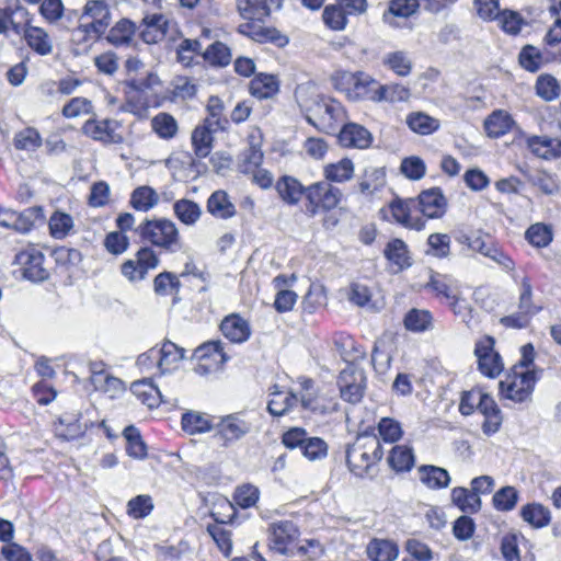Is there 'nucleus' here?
I'll return each mask as SVG.
<instances>
[{
    "instance_id": "obj_1",
    "label": "nucleus",
    "mask_w": 561,
    "mask_h": 561,
    "mask_svg": "<svg viewBox=\"0 0 561 561\" xmlns=\"http://www.w3.org/2000/svg\"><path fill=\"white\" fill-rule=\"evenodd\" d=\"M382 458L380 442L376 435L362 434L346 449V462L351 472L364 477Z\"/></svg>"
},
{
    "instance_id": "obj_2",
    "label": "nucleus",
    "mask_w": 561,
    "mask_h": 561,
    "mask_svg": "<svg viewBox=\"0 0 561 561\" xmlns=\"http://www.w3.org/2000/svg\"><path fill=\"white\" fill-rule=\"evenodd\" d=\"M136 232L142 239L154 247L174 253L182 249V242L176 225L167 218L145 219Z\"/></svg>"
},
{
    "instance_id": "obj_3",
    "label": "nucleus",
    "mask_w": 561,
    "mask_h": 561,
    "mask_svg": "<svg viewBox=\"0 0 561 561\" xmlns=\"http://www.w3.org/2000/svg\"><path fill=\"white\" fill-rule=\"evenodd\" d=\"M111 10L105 0H89L80 15L78 31L88 36L100 37L111 24Z\"/></svg>"
},
{
    "instance_id": "obj_4",
    "label": "nucleus",
    "mask_w": 561,
    "mask_h": 561,
    "mask_svg": "<svg viewBox=\"0 0 561 561\" xmlns=\"http://www.w3.org/2000/svg\"><path fill=\"white\" fill-rule=\"evenodd\" d=\"M342 197V191L332 185L330 181L313 183L307 186V213L313 217L320 210L334 209L341 203Z\"/></svg>"
},
{
    "instance_id": "obj_5",
    "label": "nucleus",
    "mask_w": 561,
    "mask_h": 561,
    "mask_svg": "<svg viewBox=\"0 0 561 561\" xmlns=\"http://www.w3.org/2000/svg\"><path fill=\"white\" fill-rule=\"evenodd\" d=\"M341 84L344 85L342 89L346 91L351 100H367L377 103L381 83L371 76L362 71L344 72L341 76Z\"/></svg>"
},
{
    "instance_id": "obj_6",
    "label": "nucleus",
    "mask_w": 561,
    "mask_h": 561,
    "mask_svg": "<svg viewBox=\"0 0 561 561\" xmlns=\"http://www.w3.org/2000/svg\"><path fill=\"white\" fill-rule=\"evenodd\" d=\"M299 529L291 520H279L270 526L271 549L280 554H295Z\"/></svg>"
},
{
    "instance_id": "obj_7",
    "label": "nucleus",
    "mask_w": 561,
    "mask_h": 561,
    "mask_svg": "<svg viewBox=\"0 0 561 561\" xmlns=\"http://www.w3.org/2000/svg\"><path fill=\"white\" fill-rule=\"evenodd\" d=\"M41 207H28L21 213L0 207V226L19 233H27L36 221L43 220Z\"/></svg>"
},
{
    "instance_id": "obj_8",
    "label": "nucleus",
    "mask_w": 561,
    "mask_h": 561,
    "mask_svg": "<svg viewBox=\"0 0 561 561\" xmlns=\"http://www.w3.org/2000/svg\"><path fill=\"white\" fill-rule=\"evenodd\" d=\"M216 428L217 435L224 442L222 445L229 447L247 436L252 430V424L243 417V413L237 412L220 416Z\"/></svg>"
},
{
    "instance_id": "obj_9",
    "label": "nucleus",
    "mask_w": 561,
    "mask_h": 561,
    "mask_svg": "<svg viewBox=\"0 0 561 561\" xmlns=\"http://www.w3.org/2000/svg\"><path fill=\"white\" fill-rule=\"evenodd\" d=\"M474 354L478 358L479 370L482 375L494 378L503 370V362L494 351V339L485 336L476 343Z\"/></svg>"
},
{
    "instance_id": "obj_10",
    "label": "nucleus",
    "mask_w": 561,
    "mask_h": 561,
    "mask_svg": "<svg viewBox=\"0 0 561 561\" xmlns=\"http://www.w3.org/2000/svg\"><path fill=\"white\" fill-rule=\"evenodd\" d=\"M218 506L225 511V514L220 512H213L211 517L217 523L216 525H209L207 530L211 538L216 541L219 549L228 556L232 549L231 534L224 529L218 524H227L232 520L234 515L233 504L228 500H222Z\"/></svg>"
},
{
    "instance_id": "obj_11",
    "label": "nucleus",
    "mask_w": 561,
    "mask_h": 561,
    "mask_svg": "<svg viewBox=\"0 0 561 561\" xmlns=\"http://www.w3.org/2000/svg\"><path fill=\"white\" fill-rule=\"evenodd\" d=\"M522 358L511 368L513 380L510 382L500 381L497 386H516V380L519 379L522 385L530 386L539 380V371L533 367L535 350L531 344H526L522 347Z\"/></svg>"
},
{
    "instance_id": "obj_12",
    "label": "nucleus",
    "mask_w": 561,
    "mask_h": 561,
    "mask_svg": "<svg viewBox=\"0 0 561 561\" xmlns=\"http://www.w3.org/2000/svg\"><path fill=\"white\" fill-rule=\"evenodd\" d=\"M26 15L30 12L19 0H0V34L7 35L11 30L15 35H21L24 24L22 20Z\"/></svg>"
},
{
    "instance_id": "obj_13",
    "label": "nucleus",
    "mask_w": 561,
    "mask_h": 561,
    "mask_svg": "<svg viewBox=\"0 0 561 561\" xmlns=\"http://www.w3.org/2000/svg\"><path fill=\"white\" fill-rule=\"evenodd\" d=\"M425 288L450 300L449 306L454 313H459L457 305L461 304L459 285L450 275L432 273Z\"/></svg>"
},
{
    "instance_id": "obj_14",
    "label": "nucleus",
    "mask_w": 561,
    "mask_h": 561,
    "mask_svg": "<svg viewBox=\"0 0 561 561\" xmlns=\"http://www.w3.org/2000/svg\"><path fill=\"white\" fill-rule=\"evenodd\" d=\"M44 254L36 249H28L16 254L15 261L22 267L23 276L34 283L48 278L49 273L44 267Z\"/></svg>"
},
{
    "instance_id": "obj_15",
    "label": "nucleus",
    "mask_w": 561,
    "mask_h": 561,
    "mask_svg": "<svg viewBox=\"0 0 561 561\" xmlns=\"http://www.w3.org/2000/svg\"><path fill=\"white\" fill-rule=\"evenodd\" d=\"M118 123L114 119H89L84 123L83 133L103 144H121L123 136L116 133Z\"/></svg>"
},
{
    "instance_id": "obj_16",
    "label": "nucleus",
    "mask_w": 561,
    "mask_h": 561,
    "mask_svg": "<svg viewBox=\"0 0 561 561\" xmlns=\"http://www.w3.org/2000/svg\"><path fill=\"white\" fill-rule=\"evenodd\" d=\"M243 19L263 21L283 7L284 0H236Z\"/></svg>"
},
{
    "instance_id": "obj_17",
    "label": "nucleus",
    "mask_w": 561,
    "mask_h": 561,
    "mask_svg": "<svg viewBox=\"0 0 561 561\" xmlns=\"http://www.w3.org/2000/svg\"><path fill=\"white\" fill-rule=\"evenodd\" d=\"M22 21L24 22L22 34L28 47L39 56L50 55L53 53V42L48 33L42 27L30 25V15L24 16Z\"/></svg>"
},
{
    "instance_id": "obj_18",
    "label": "nucleus",
    "mask_w": 561,
    "mask_h": 561,
    "mask_svg": "<svg viewBox=\"0 0 561 561\" xmlns=\"http://www.w3.org/2000/svg\"><path fill=\"white\" fill-rule=\"evenodd\" d=\"M416 202V208L427 218L442 217L446 211V199L438 187L422 192Z\"/></svg>"
},
{
    "instance_id": "obj_19",
    "label": "nucleus",
    "mask_w": 561,
    "mask_h": 561,
    "mask_svg": "<svg viewBox=\"0 0 561 561\" xmlns=\"http://www.w3.org/2000/svg\"><path fill=\"white\" fill-rule=\"evenodd\" d=\"M157 369L160 375L174 371L181 360L185 358V350L175 343L165 340L158 348Z\"/></svg>"
},
{
    "instance_id": "obj_20",
    "label": "nucleus",
    "mask_w": 561,
    "mask_h": 561,
    "mask_svg": "<svg viewBox=\"0 0 561 561\" xmlns=\"http://www.w3.org/2000/svg\"><path fill=\"white\" fill-rule=\"evenodd\" d=\"M371 134L362 125L348 123L339 134V142L346 148H368L371 144Z\"/></svg>"
},
{
    "instance_id": "obj_21",
    "label": "nucleus",
    "mask_w": 561,
    "mask_h": 561,
    "mask_svg": "<svg viewBox=\"0 0 561 561\" xmlns=\"http://www.w3.org/2000/svg\"><path fill=\"white\" fill-rule=\"evenodd\" d=\"M478 410L484 416V421L482 423L483 433L485 435H492L496 433L502 424V415L495 401L488 394L481 392Z\"/></svg>"
},
{
    "instance_id": "obj_22",
    "label": "nucleus",
    "mask_w": 561,
    "mask_h": 561,
    "mask_svg": "<svg viewBox=\"0 0 561 561\" xmlns=\"http://www.w3.org/2000/svg\"><path fill=\"white\" fill-rule=\"evenodd\" d=\"M316 116L332 125L333 123L342 122L344 112L341 103L321 95H317L313 105L308 107Z\"/></svg>"
},
{
    "instance_id": "obj_23",
    "label": "nucleus",
    "mask_w": 561,
    "mask_h": 561,
    "mask_svg": "<svg viewBox=\"0 0 561 561\" xmlns=\"http://www.w3.org/2000/svg\"><path fill=\"white\" fill-rule=\"evenodd\" d=\"M142 23L145 28L141 31L140 37L146 44H157L164 38L169 21L163 14L146 15Z\"/></svg>"
},
{
    "instance_id": "obj_24",
    "label": "nucleus",
    "mask_w": 561,
    "mask_h": 561,
    "mask_svg": "<svg viewBox=\"0 0 561 561\" xmlns=\"http://www.w3.org/2000/svg\"><path fill=\"white\" fill-rule=\"evenodd\" d=\"M182 430L188 435L204 434L215 428L214 417L198 411H187L181 419Z\"/></svg>"
},
{
    "instance_id": "obj_25",
    "label": "nucleus",
    "mask_w": 561,
    "mask_h": 561,
    "mask_svg": "<svg viewBox=\"0 0 561 561\" xmlns=\"http://www.w3.org/2000/svg\"><path fill=\"white\" fill-rule=\"evenodd\" d=\"M88 428L80 422L78 414H64L54 423V430L58 437L69 440L82 436Z\"/></svg>"
},
{
    "instance_id": "obj_26",
    "label": "nucleus",
    "mask_w": 561,
    "mask_h": 561,
    "mask_svg": "<svg viewBox=\"0 0 561 561\" xmlns=\"http://www.w3.org/2000/svg\"><path fill=\"white\" fill-rule=\"evenodd\" d=\"M366 553L370 561H394L399 547L390 539L374 538L368 542Z\"/></svg>"
},
{
    "instance_id": "obj_27",
    "label": "nucleus",
    "mask_w": 561,
    "mask_h": 561,
    "mask_svg": "<svg viewBox=\"0 0 561 561\" xmlns=\"http://www.w3.org/2000/svg\"><path fill=\"white\" fill-rule=\"evenodd\" d=\"M222 334L232 343H242L250 336L248 322L238 314L226 317L220 324Z\"/></svg>"
},
{
    "instance_id": "obj_28",
    "label": "nucleus",
    "mask_w": 561,
    "mask_h": 561,
    "mask_svg": "<svg viewBox=\"0 0 561 561\" xmlns=\"http://www.w3.org/2000/svg\"><path fill=\"white\" fill-rule=\"evenodd\" d=\"M193 357L198 362H211L213 366H222L229 358L219 340L203 343L194 350Z\"/></svg>"
},
{
    "instance_id": "obj_29",
    "label": "nucleus",
    "mask_w": 561,
    "mask_h": 561,
    "mask_svg": "<svg viewBox=\"0 0 561 561\" xmlns=\"http://www.w3.org/2000/svg\"><path fill=\"white\" fill-rule=\"evenodd\" d=\"M275 187L279 197L289 205H296L302 195L307 197V187L289 175L282 176Z\"/></svg>"
},
{
    "instance_id": "obj_30",
    "label": "nucleus",
    "mask_w": 561,
    "mask_h": 561,
    "mask_svg": "<svg viewBox=\"0 0 561 561\" xmlns=\"http://www.w3.org/2000/svg\"><path fill=\"white\" fill-rule=\"evenodd\" d=\"M530 150L542 159L561 157V140L548 136H535L528 139Z\"/></svg>"
},
{
    "instance_id": "obj_31",
    "label": "nucleus",
    "mask_w": 561,
    "mask_h": 561,
    "mask_svg": "<svg viewBox=\"0 0 561 561\" xmlns=\"http://www.w3.org/2000/svg\"><path fill=\"white\" fill-rule=\"evenodd\" d=\"M249 89L260 100L270 99L278 92L279 83L273 75L259 73L250 81Z\"/></svg>"
},
{
    "instance_id": "obj_32",
    "label": "nucleus",
    "mask_w": 561,
    "mask_h": 561,
    "mask_svg": "<svg viewBox=\"0 0 561 561\" xmlns=\"http://www.w3.org/2000/svg\"><path fill=\"white\" fill-rule=\"evenodd\" d=\"M159 201L160 196L156 190L148 185H141L131 192L129 204L135 210L146 213L157 206Z\"/></svg>"
},
{
    "instance_id": "obj_33",
    "label": "nucleus",
    "mask_w": 561,
    "mask_h": 561,
    "mask_svg": "<svg viewBox=\"0 0 561 561\" xmlns=\"http://www.w3.org/2000/svg\"><path fill=\"white\" fill-rule=\"evenodd\" d=\"M298 400V394L287 389H277L271 394L267 410L274 416H282L296 405Z\"/></svg>"
},
{
    "instance_id": "obj_34",
    "label": "nucleus",
    "mask_w": 561,
    "mask_h": 561,
    "mask_svg": "<svg viewBox=\"0 0 561 561\" xmlns=\"http://www.w3.org/2000/svg\"><path fill=\"white\" fill-rule=\"evenodd\" d=\"M207 210L220 219H228L234 216L236 207L224 191L214 192L207 199Z\"/></svg>"
},
{
    "instance_id": "obj_35",
    "label": "nucleus",
    "mask_w": 561,
    "mask_h": 561,
    "mask_svg": "<svg viewBox=\"0 0 561 561\" xmlns=\"http://www.w3.org/2000/svg\"><path fill=\"white\" fill-rule=\"evenodd\" d=\"M416 208L415 199L401 201L397 199L390 204V209L393 218L399 224L403 225L408 228H413L420 230L423 228L424 222L417 219L416 221L412 220L411 217V208Z\"/></svg>"
},
{
    "instance_id": "obj_36",
    "label": "nucleus",
    "mask_w": 561,
    "mask_h": 561,
    "mask_svg": "<svg viewBox=\"0 0 561 561\" xmlns=\"http://www.w3.org/2000/svg\"><path fill=\"white\" fill-rule=\"evenodd\" d=\"M175 217L186 226H194L203 214L201 206L187 198H181L173 204Z\"/></svg>"
},
{
    "instance_id": "obj_37",
    "label": "nucleus",
    "mask_w": 561,
    "mask_h": 561,
    "mask_svg": "<svg viewBox=\"0 0 561 561\" xmlns=\"http://www.w3.org/2000/svg\"><path fill=\"white\" fill-rule=\"evenodd\" d=\"M135 33L136 24L128 19H122L108 31L106 39L114 46L129 45Z\"/></svg>"
},
{
    "instance_id": "obj_38",
    "label": "nucleus",
    "mask_w": 561,
    "mask_h": 561,
    "mask_svg": "<svg viewBox=\"0 0 561 561\" xmlns=\"http://www.w3.org/2000/svg\"><path fill=\"white\" fill-rule=\"evenodd\" d=\"M419 474L421 482L430 489H443L450 482L448 471L436 466H422L419 469Z\"/></svg>"
},
{
    "instance_id": "obj_39",
    "label": "nucleus",
    "mask_w": 561,
    "mask_h": 561,
    "mask_svg": "<svg viewBox=\"0 0 561 561\" xmlns=\"http://www.w3.org/2000/svg\"><path fill=\"white\" fill-rule=\"evenodd\" d=\"M512 125V117L504 111H494L484 122V128L488 136L493 138L501 137L508 133Z\"/></svg>"
},
{
    "instance_id": "obj_40",
    "label": "nucleus",
    "mask_w": 561,
    "mask_h": 561,
    "mask_svg": "<svg viewBox=\"0 0 561 561\" xmlns=\"http://www.w3.org/2000/svg\"><path fill=\"white\" fill-rule=\"evenodd\" d=\"M520 516L524 522L528 523L535 528H541L550 523V511L539 503L527 504L522 507Z\"/></svg>"
},
{
    "instance_id": "obj_41",
    "label": "nucleus",
    "mask_w": 561,
    "mask_h": 561,
    "mask_svg": "<svg viewBox=\"0 0 561 561\" xmlns=\"http://www.w3.org/2000/svg\"><path fill=\"white\" fill-rule=\"evenodd\" d=\"M123 436L126 439V453L129 457L142 460L147 457V446L141 438L140 432L134 425L125 427Z\"/></svg>"
},
{
    "instance_id": "obj_42",
    "label": "nucleus",
    "mask_w": 561,
    "mask_h": 561,
    "mask_svg": "<svg viewBox=\"0 0 561 561\" xmlns=\"http://www.w3.org/2000/svg\"><path fill=\"white\" fill-rule=\"evenodd\" d=\"M451 501L465 513H476L481 508V499L472 490L466 488L453 489Z\"/></svg>"
},
{
    "instance_id": "obj_43",
    "label": "nucleus",
    "mask_w": 561,
    "mask_h": 561,
    "mask_svg": "<svg viewBox=\"0 0 561 561\" xmlns=\"http://www.w3.org/2000/svg\"><path fill=\"white\" fill-rule=\"evenodd\" d=\"M385 256L400 271L411 266L408 247L401 239H393L385 249Z\"/></svg>"
},
{
    "instance_id": "obj_44",
    "label": "nucleus",
    "mask_w": 561,
    "mask_h": 561,
    "mask_svg": "<svg viewBox=\"0 0 561 561\" xmlns=\"http://www.w3.org/2000/svg\"><path fill=\"white\" fill-rule=\"evenodd\" d=\"M388 463L394 471H409L414 465L412 448L405 445L394 446L388 457Z\"/></svg>"
},
{
    "instance_id": "obj_45",
    "label": "nucleus",
    "mask_w": 561,
    "mask_h": 561,
    "mask_svg": "<svg viewBox=\"0 0 561 561\" xmlns=\"http://www.w3.org/2000/svg\"><path fill=\"white\" fill-rule=\"evenodd\" d=\"M382 65L400 77L409 76L412 70V61L409 58L408 53L403 50H396L386 54L382 58Z\"/></svg>"
},
{
    "instance_id": "obj_46",
    "label": "nucleus",
    "mask_w": 561,
    "mask_h": 561,
    "mask_svg": "<svg viewBox=\"0 0 561 561\" xmlns=\"http://www.w3.org/2000/svg\"><path fill=\"white\" fill-rule=\"evenodd\" d=\"M354 174V163L351 159L344 158L336 163H331L324 168V176L330 182L342 183L348 181Z\"/></svg>"
},
{
    "instance_id": "obj_47",
    "label": "nucleus",
    "mask_w": 561,
    "mask_h": 561,
    "mask_svg": "<svg viewBox=\"0 0 561 561\" xmlns=\"http://www.w3.org/2000/svg\"><path fill=\"white\" fill-rule=\"evenodd\" d=\"M386 184L385 168L368 167L365 169L359 190L362 193L373 194Z\"/></svg>"
},
{
    "instance_id": "obj_48",
    "label": "nucleus",
    "mask_w": 561,
    "mask_h": 561,
    "mask_svg": "<svg viewBox=\"0 0 561 561\" xmlns=\"http://www.w3.org/2000/svg\"><path fill=\"white\" fill-rule=\"evenodd\" d=\"M153 131L162 139H172L179 130L176 119L169 113H159L151 119Z\"/></svg>"
},
{
    "instance_id": "obj_49",
    "label": "nucleus",
    "mask_w": 561,
    "mask_h": 561,
    "mask_svg": "<svg viewBox=\"0 0 561 561\" xmlns=\"http://www.w3.org/2000/svg\"><path fill=\"white\" fill-rule=\"evenodd\" d=\"M194 154L198 159L209 156L213 149V134L206 130V127H195L191 136Z\"/></svg>"
},
{
    "instance_id": "obj_50",
    "label": "nucleus",
    "mask_w": 561,
    "mask_h": 561,
    "mask_svg": "<svg viewBox=\"0 0 561 561\" xmlns=\"http://www.w3.org/2000/svg\"><path fill=\"white\" fill-rule=\"evenodd\" d=\"M134 396L149 409L158 408L161 403L169 405H175V401H172L160 391V388H130Z\"/></svg>"
},
{
    "instance_id": "obj_51",
    "label": "nucleus",
    "mask_w": 561,
    "mask_h": 561,
    "mask_svg": "<svg viewBox=\"0 0 561 561\" xmlns=\"http://www.w3.org/2000/svg\"><path fill=\"white\" fill-rule=\"evenodd\" d=\"M433 324V317L428 310L411 309L404 317V325L409 331L423 332L430 330Z\"/></svg>"
},
{
    "instance_id": "obj_52",
    "label": "nucleus",
    "mask_w": 561,
    "mask_h": 561,
    "mask_svg": "<svg viewBox=\"0 0 561 561\" xmlns=\"http://www.w3.org/2000/svg\"><path fill=\"white\" fill-rule=\"evenodd\" d=\"M231 57L230 48L221 42L210 44L203 53L204 60L214 67H225L229 65Z\"/></svg>"
},
{
    "instance_id": "obj_53",
    "label": "nucleus",
    "mask_w": 561,
    "mask_h": 561,
    "mask_svg": "<svg viewBox=\"0 0 561 561\" xmlns=\"http://www.w3.org/2000/svg\"><path fill=\"white\" fill-rule=\"evenodd\" d=\"M407 124L413 131L421 135H430L439 127L438 119L422 112L410 114L407 117Z\"/></svg>"
},
{
    "instance_id": "obj_54",
    "label": "nucleus",
    "mask_w": 561,
    "mask_h": 561,
    "mask_svg": "<svg viewBox=\"0 0 561 561\" xmlns=\"http://www.w3.org/2000/svg\"><path fill=\"white\" fill-rule=\"evenodd\" d=\"M518 499V491L512 485H506L494 493L492 503L496 511L510 512L515 508Z\"/></svg>"
},
{
    "instance_id": "obj_55",
    "label": "nucleus",
    "mask_w": 561,
    "mask_h": 561,
    "mask_svg": "<svg viewBox=\"0 0 561 561\" xmlns=\"http://www.w3.org/2000/svg\"><path fill=\"white\" fill-rule=\"evenodd\" d=\"M180 287L178 276L170 272H162L153 279L154 293L160 296L178 295Z\"/></svg>"
},
{
    "instance_id": "obj_56",
    "label": "nucleus",
    "mask_w": 561,
    "mask_h": 561,
    "mask_svg": "<svg viewBox=\"0 0 561 561\" xmlns=\"http://www.w3.org/2000/svg\"><path fill=\"white\" fill-rule=\"evenodd\" d=\"M153 507L152 497L148 494H140L128 501L127 514L134 519H141L150 515Z\"/></svg>"
},
{
    "instance_id": "obj_57",
    "label": "nucleus",
    "mask_w": 561,
    "mask_h": 561,
    "mask_svg": "<svg viewBox=\"0 0 561 561\" xmlns=\"http://www.w3.org/2000/svg\"><path fill=\"white\" fill-rule=\"evenodd\" d=\"M345 11L342 7L336 4L327 5L322 13L324 24L333 31H343L347 24Z\"/></svg>"
},
{
    "instance_id": "obj_58",
    "label": "nucleus",
    "mask_w": 561,
    "mask_h": 561,
    "mask_svg": "<svg viewBox=\"0 0 561 561\" xmlns=\"http://www.w3.org/2000/svg\"><path fill=\"white\" fill-rule=\"evenodd\" d=\"M410 98V90L399 83L381 84L377 103L380 102H404Z\"/></svg>"
},
{
    "instance_id": "obj_59",
    "label": "nucleus",
    "mask_w": 561,
    "mask_h": 561,
    "mask_svg": "<svg viewBox=\"0 0 561 561\" xmlns=\"http://www.w3.org/2000/svg\"><path fill=\"white\" fill-rule=\"evenodd\" d=\"M366 382L364 370L355 362H347L339 376V386H365Z\"/></svg>"
},
{
    "instance_id": "obj_60",
    "label": "nucleus",
    "mask_w": 561,
    "mask_h": 561,
    "mask_svg": "<svg viewBox=\"0 0 561 561\" xmlns=\"http://www.w3.org/2000/svg\"><path fill=\"white\" fill-rule=\"evenodd\" d=\"M263 161V152L259 145L251 144L241 154L239 169L242 173H250L257 169Z\"/></svg>"
},
{
    "instance_id": "obj_61",
    "label": "nucleus",
    "mask_w": 561,
    "mask_h": 561,
    "mask_svg": "<svg viewBox=\"0 0 561 561\" xmlns=\"http://www.w3.org/2000/svg\"><path fill=\"white\" fill-rule=\"evenodd\" d=\"M260 499V490L252 484H243L236 489L233 494L234 503L241 508L254 506Z\"/></svg>"
},
{
    "instance_id": "obj_62",
    "label": "nucleus",
    "mask_w": 561,
    "mask_h": 561,
    "mask_svg": "<svg viewBox=\"0 0 561 561\" xmlns=\"http://www.w3.org/2000/svg\"><path fill=\"white\" fill-rule=\"evenodd\" d=\"M14 146L20 150H35L42 146L41 135L35 128L27 127L15 135Z\"/></svg>"
},
{
    "instance_id": "obj_63",
    "label": "nucleus",
    "mask_w": 561,
    "mask_h": 561,
    "mask_svg": "<svg viewBox=\"0 0 561 561\" xmlns=\"http://www.w3.org/2000/svg\"><path fill=\"white\" fill-rule=\"evenodd\" d=\"M537 94L546 101H552L560 94V85L552 76H540L536 82Z\"/></svg>"
},
{
    "instance_id": "obj_64",
    "label": "nucleus",
    "mask_w": 561,
    "mask_h": 561,
    "mask_svg": "<svg viewBox=\"0 0 561 561\" xmlns=\"http://www.w3.org/2000/svg\"><path fill=\"white\" fill-rule=\"evenodd\" d=\"M525 236L529 243L537 248H545L552 241V232L543 224L531 225Z\"/></svg>"
}]
</instances>
